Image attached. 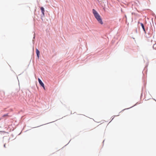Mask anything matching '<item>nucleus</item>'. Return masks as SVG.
I'll return each instance as SVG.
<instances>
[{
    "instance_id": "1",
    "label": "nucleus",
    "mask_w": 156,
    "mask_h": 156,
    "mask_svg": "<svg viewBox=\"0 0 156 156\" xmlns=\"http://www.w3.org/2000/svg\"><path fill=\"white\" fill-rule=\"evenodd\" d=\"M92 12L95 17L97 19L98 22L101 24H103V22L102 19L98 13L94 9H93Z\"/></svg>"
},
{
    "instance_id": "2",
    "label": "nucleus",
    "mask_w": 156,
    "mask_h": 156,
    "mask_svg": "<svg viewBox=\"0 0 156 156\" xmlns=\"http://www.w3.org/2000/svg\"><path fill=\"white\" fill-rule=\"evenodd\" d=\"M41 12L42 13L43 16H45V14H44V8L43 7H41Z\"/></svg>"
},
{
    "instance_id": "3",
    "label": "nucleus",
    "mask_w": 156,
    "mask_h": 156,
    "mask_svg": "<svg viewBox=\"0 0 156 156\" xmlns=\"http://www.w3.org/2000/svg\"><path fill=\"white\" fill-rule=\"evenodd\" d=\"M38 80L39 82V84L42 87H44V84L41 81V80L39 79H38Z\"/></svg>"
},
{
    "instance_id": "4",
    "label": "nucleus",
    "mask_w": 156,
    "mask_h": 156,
    "mask_svg": "<svg viewBox=\"0 0 156 156\" xmlns=\"http://www.w3.org/2000/svg\"><path fill=\"white\" fill-rule=\"evenodd\" d=\"M36 52L37 57H38L40 54V51L37 49H36Z\"/></svg>"
},
{
    "instance_id": "5",
    "label": "nucleus",
    "mask_w": 156,
    "mask_h": 156,
    "mask_svg": "<svg viewBox=\"0 0 156 156\" xmlns=\"http://www.w3.org/2000/svg\"><path fill=\"white\" fill-rule=\"evenodd\" d=\"M140 25L141 26L143 30H144V31H145V29L144 27V26L143 24L142 23H140Z\"/></svg>"
},
{
    "instance_id": "6",
    "label": "nucleus",
    "mask_w": 156,
    "mask_h": 156,
    "mask_svg": "<svg viewBox=\"0 0 156 156\" xmlns=\"http://www.w3.org/2000/svg\"><path fill=\"white\" fill-rule=\"evenodd\" d=\"M153 48L154 49H156V43L154 44Z\"/></svg>"
},
{
    "instance_id": "7",
    "label": "nucleus",
    "mask_w": 156,
    "mask_h": 156,
    "mask_svg": "<svg viewBox=\"0 0 156 156\" xmlns=\"http://www.w3.org/2000/svg\"><path fill=\"white\" fill-rule=\"evenodd\" d=\"M43 87V88L44 89V90H45V87H44H44Z\"/></svg>"
}]
</instances>
